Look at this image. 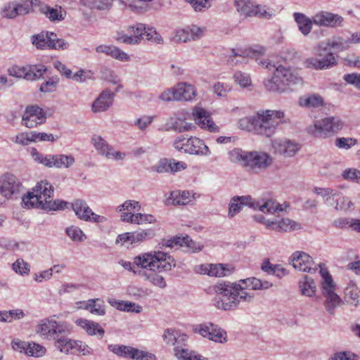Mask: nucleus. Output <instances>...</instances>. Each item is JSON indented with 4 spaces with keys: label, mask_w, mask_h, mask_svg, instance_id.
<instances>
[{
    "label": "nucleus",
    "mask_w": 360,
    "mask_h": 360,
    "mask_svg": "<svg viewBox=\"0 0 360 360\" xmlns=\"http://www.w3.org/2000/svg\"><path fill=\"white\" fill-rule=\"evenodd\" d=\"M313 21L320 26L338 27L342 25L343 18L338 14L321 11L314 16Z\"/></svg>",
    "instance_id": "4be33fe9"
},
{
    "label": "nucleus",
    "mask_w": 360,
    "mask_h": 360,
    "mask_svg": "<svg viewBox=\"0 0 360 360\" xmlns=\"http://www.w3.org/2000/svg\"><path fill=\"white\" fill-rule=\"evenodd\" d=\"M75 323L77 326L84 328L89 335H94L98 333L102 338L104 335V330L96 322L88 321L86 319H78L75 321Z\"/></svg>",
    "instance_id": "4c0bfd02"
},
{
    "label": "nucleus",
    "mask_w": 360,
    "mask_h": 360,
    "mask_svg": "<svg viewBox=\"0 0 360 360\" xmlns=\"http://www.w3.org/2000/svg\"><path fill=\"white\" fill-rule=\"evenodd\" d=\"M72 208L76 216L84 221L91 220V210L85 200L77 199L72 203Z\"/></svg>",
    "instance_id": "7c9ffc66"
},
{
    "label": "nucleus",
    "mask_w": 360,
    "mask_h": 360,
    "mask_svg": "<svg viewBox=\"0 0 360 360\" xmlns=\"http://www.w3.org/2000/svg\"><path fill=\"white\" fill-rule=\"evenodd\" d=\"M155 270L148 269H139L138 274L143 277L146 281H148L152 284L160 288H165L167 286L166 281L162 276Z\"/></svg>",
    "instance_id": "cd10ccee"
},
{
    "label": "nucleus",
    "mask_w": 360,
    "mask_h": 360,
    "mask_svg": "<svg viewBox=\"0 0 360 360\" xmlns=\"http://www.w3.org/2000/svg\"><path fill=\"white\" fill-rule=\"evenodd\" d=\"M175 100L191 101L195 96V91L192 85L179 83L175 87Z\"/></svg>",
    "instance_id": "2f4dec72"
},
{
    "label": "nucleus",
    "mask_w": 360,
    "mask_h": 360,
    "mask_svg": "<svg viewBox=\"0 0 360 360\" xmlns=\"http://www.w3.org/2000/svg\"><path fill=\"white\" fill-rule=\"evenodd\" d=\"M328 360H360V358L351 352H338L331 355Z\"/></svg>",
    "instance_id": "338daca9"
},
{
    "label": "nucleus",
    "mask_w": 360,
    "mask_h": 360,
    "mask_svg": "<svg viewBox=\"0 0 360 360\" xmlns=\"http://www.w3.org/2000/svg\"><path fill=\"white\" fill-rule=\"evenodd\" d=\"M59 78L56 76L50 78L48 81L43 82L40 86V91L43 93H51L56 91Z\"/></svg>",
    "instance_id": "69168bd1"
},
{
    "label": "nucleus",
    "mask_w": 360,
    "mask_h": 360,
    "mask_svg": "<svg viewBox=\"0 0 360 360\" xmlns=\"http://www.w3.org/2000/svg\"><path fill=\"white\" fill-rule=\"evenodd\" d=\"M299 105L307 108H316L323 106L324 100L319 94H307L300 98Z\"/></svg>",
    "instance_id": "f704fd0d"
},
{
    "label": "nucleus",
    "mask_w": 360,
    "mask_h": 360,
    "mask_svg": "<svg viewBox=\"0 0 360 360\" xmlns=\"http://www.w3.org/2000/svg\"><path fill=\"white\" fill-rule=\"evenodd\" d=\"M70 333L68 324L57 322L52 319H44L37 326L36 333L46 340H53L60 335H67Z\"/></svg>",
    "instance_id": "6e6552de"
},
{
    "label": "nucleus",
    "mask_w": 360,
    "mask_h": 360,
    "mask_svg": "<svg viewBox=\"0 0 360 360\" xmlns=\"http://www.w3.org/2000/svg\"><path fill=\"white\" fill-rule=\"evenodd\" d=\"M162 245L168 248L185 246L188 248L193 252L201 250L200 245L193 241L188 236L186 237L176 236L169 239L164 240L162 242Z\"/></svg>",
    "instance_id": "b1692460"
},
{
    "label": "nucleus",
    "mask_w": 360,
    "mask_h": 360,
    "mask_svg": "<svg viewBox=\"0 0 360 360\" xmlns=\"http://www.w3.org/2000/svg\"><path fill=\"white\" fill-rule=\"evenodd\" d=\"M14 350L24 353L30 356L40 357L45 354L46 349L43 346L34 343L15 340L12 342Z\"/></svg>",
    "instance_id": "aec40b11"
},
{
    "label": "nucleus",
    "mask_w": 360,
    "mask_h": 360,
    "mask_svg": "<svg viewBox=\"0 0 360 360\" xmlns=\"http://www.w3.org/2000/svg\"><path fill=\"white\" fill-rule=\"evenodd\" d=\"M40 198V195H36L34 191L27 192V193L22 198V205L28 209L34 207L42 209L44 201H41Z\"/></svg>",
    "instance_id": "a19ab883"
},
{
    "label": "nucleus",
    "mask_w": 360,
    "mask_h": 360,
    "mask_svg": "<svg viewBox=\"0 0 360 360\" xmlns=\"http://www.w3.org/2000/svg\"><path fill=\"white\" fill-rule=\"evenodd\" d=\"M272 146L276 153L285 157H292L299 150L297 144L290 140L276 139L272 142Z\"/></svg>",
    "instance_id": "5701e85b"
},
{
    "label": "nucleus",
    "mask_w": 360,
    "mask_h": 360,
    "mask_svg": "<svg viewBox=\"0 0 360 360\" xmlns=\"http://www.w3.org/2000/svg\"><path fill=\"white\" fill-rule=\"evenodd\" d=\"M134 265L141 269L155 270L158 273L171 271L176 266L174 258L161 251L146 252L134 257Z\"/></svg>",
    "instance_id": "20e7f679"
},
{
    "label": "nucleus",
    "mask_w": 360,
    "mask_h": 360,
    "mask_svg": "<svg viewBox=\"0 0 360 360\" xmlns=\"http://www.w3.org/2000/svg\"><path fill=\"white\" fill-rule=\"evenodd\" d=\"M243 205H248L253 210L258 209L264 213L272 214L283 210L281 205L276 203V202L272 200H266L261 202L252 199L250 195L237 196L233 198L229 204V217H233L236 214L239 212Z\"/></svg>",
    "instance_id": "39448f33"
},
{
    "label": "nucleus",
    "mask_w": 360,
    "mask_h": 360,
    "mask_svg": "<svg viewBox=\"0 0 360 360\" xmlns=\"http://www.w3.org/2000/svg\"><path fill=\"white\" fill-rule=\"evenodd\" d=\"M67 205V202L63 200H55L52 198L47 199L43 202L42 209L48 211H56L64 210Z\"/></svg>",
    "instance_id": "8fccbe9b"
},
{
    "label": "nucleus",
    "mask_w": 360,
    "mask_h": 360,
    "mask_svg": "<svg viewBox=\"0 0 360 360\" xmlns=\"http://www.w3.org/2000/svg\"><path fill=\"white\" fill-rule=\"evenodd\" d=\"M33 191L36 195H40V200L45 201L51 199L53 196V186L46 180L39 182L33 188Z\"/></svg>",
    "instance_id": "72a5a7b5"
},
{
    "label": "nucleus",
    "mask_w": 360,
    "mask_h": 360,
    "mask_svg": "<svg viewBox=\"0 0 360 360\" xmlns=\"http://www.w3.org/2000/svg\"><path fill=\"white\" fill-rule=\"evenodd\" d=\"M155 236L153 229L142 230L141 231L132 232V243H139L152 238Z\"/></svg>",
    "instance_id": "6e6d98bb"
},
{
    "label": "nucleus",
    "mask_w": 360,
    "mask_h": 360,
    "mask_svg": "<svg viewBox=\"0 0 360 360\" xmlns=\"http://www.w3.org/2000/svg\"><path fill=\"white\" fill-rule=\"evenodd\" d=\"M84 309L89 310L91 314L98 316H103L105 314L103 302L100 301L98 299H91L88 300Z\"/></svg>",
    "instance_id": "c03bdc74"
},
{
    "label": "nucleus",
    "mask_w": 360,
    "mask_h": 360,
    "mask_svg": "<svg viewBox=\"0 0 360 360\" xmlns=\"http://www.w3.org/2000/svg\"><path fill=\"white\" fill-rule=\"evenodd\" d=\"M193 120L201 128L212 133L219 132V127L214 122L209 112L202 108L195 107L192 112Z\"/></svg>",
    "instance_id": "f3484780"
},
{
    "label": "nucleus",
    "mask_w": 360,
    "mask_h": 360,
    "mask_svg": "<svg viewBox=\"0 0 360 360\" xmlns=\"http://www.w3.org/2000/svg\"><path fill=\"white\" fill-rule=\"evenodd\" d=\"M115 92L108 89L102 91L91 105V110L94 113L107 111L113 104Z\"/></svg>",
    "instance_id": "412c9836"
},
{
    "label": "nucleus",
    "mask_w": 360,
    "mask_h": 360,
    "mask_svg": "<svg viewBox=\"0 0 360 360\" xmlns=\"http://www.w3.org/2000/svg\"><path fill=\"white\" fill-rule=\"evenodd\" d=\"M96 51L121 61H129L130 59L127 53L115 46L100 45L96 48Z\"/></svg>",
    "instance_id": "c756f323"
},
{
    "label": "nucleus",
    "mask_w": 360,
    "mask_h": 360,
    "mask_svg": "<svg viewBox=\"0 0 360 360\" xmlns=\"http://www.w3.org/2000/svg\"><path fill=\"white\" fill-rule=\"evenodd\" d=\"M108 302L111 306L115 307L117 309L120 311L135 312L137 314L140 313L142 311V307L134 302L123 300H117L115 299L109 300Z\"/></svg>",
    "instance_id": "c9c22d12"
},
{
    "label": "nucleus",
    "mask_w": 360,
    "mask_h": 360,
    "mask_svg": "<svg viewBox=\"0 0 360 360\" xmlns=\"http://www.w3.org/2000/svg\"><path fill=\"white\" fill-rule=\"evenodd\" d=\"M230 274V271L221 264H210L208 276L221 277Z\"/></svg>",
    "instance_id": "bf43d9fd"
},
{
    "label": "nucleus",
    "mask_w": 360,
    "mask_h": 360,
    "mask_svg": "<svg viewBox=\"0 0 360 360\" xmlns=\"http://www.w3.org/2000/svg\"><path fill=\"white\" fill-rule=\"evenodd\" d=\"M51 36L54 37L52 32H41L39 34H33L31 37L32 44L37 49L44 50L49 49V37Z\"/></svg>",
    "instance_id": "ea45409f"
},
{
    "label": "nucleus",
    "mask_w": 360,
    "mask_h": 360,
    "mask_svg": "<svg viewBox=\"0 0 360 360\" xmlns=\"http://www.w3.org/2000/svg\"><path fill=\"white\" fill-rule=\"evenodd\" d=\"M173 146L176 150L190 155L207 156L210 154L204 141L196 136H179L174 140Z\"/></svg>",
    "instance_id": "423d86ee"
},
{
    "label": "nucleus",
    "mask_w": 360,
    "mask_h": 360,
    "mask_svg": "<svg viewBox=\"0 0 360 360\" xmlns=\"http://www.w3.org/2000/svg\"><path fill=\"white\" fill-rule=\"evenodd\" d=\"M22 188V183L14 174L5 173L0 176V194L6 200L16 197Z\"/></svg>",
    "instance_id": "ddd939ff"
},
{
    "label": "nucleus",
    "mask_w": 360,
    "mask_h": 360,
    "mask_svg": "<svg viewBox=\"0 0 360 360\" xmlns=\"http://www.w3.org/2000/svg\"><path fill=\"white\" fill-rule=\"evenodd\" d=\"M13 270L22 276L28 275L30 271V264L25 262L23 259H18L12 265Z\"/></svg>",
    "instance_id": "13d9d810"
},
{
    "label": "nucleus",
    "mask_w": 360,
    "mask_h": 360,
    "mask_svg": "<svg viewBox=\"0 0 360 360\" xmlns=\"http://www.w3.org/2000/svg\"><path fill=\"white\" fill-rule=\"evenodd\" d=\"M319 274L322 278L321 281V291L323 297L336 294V285L327 269L326 267L321 268Z\"/></svg>",
    "instance_id": "a878e982"
},
{
    "label": "nucleus",
    "mask_w": 360,
    "mask_h": 360,
    "mask_svg": "<svg viewBox=\"0 0 360 360\" xmlns=\"http://www.w3.org/2000/svg\"><path fill=\"white\" fill-rule=\"evenodd\" d=\"M203 34V31L197 26L179 30L176 32L174 39L176 41L186 42L191 39L196 40Z\"/></svg>",
    "instance_id": "c85d7f7f"
},
{
    "label": "nucleus",
    "mask_w": 360,
    "mask_h": 360,
    "mask_svg": "<svg viewBox=\"0 0 360 360\" xmlns=\"http://www.w3.org/2000/svg\"><path fill=\"white\" fill-rule=\"evenodd\" d=\"M169 200H172L173 205H187L191 201L190 193L186 191H173L170 193Z\"/></svg>",
    "instance_id": "a18cd8bd"
},
{
    "label": "nucleus",
    "mask_w": 360,
    "mask_h": 360,
    "mask_svg": "<svg viewBox=\"0 0 360 360\" xmlns=\"http://www.w3.org/2000/svg\"><path fill=\"white\" fill-rule=\"evenodd\" d=\"M299 287L303 295L311 297L316 295V285L311 277L304 276L299 281Z\"/></svg>",
    "instance_id": "e433bc0d"
},
{
    "label": "nucleus",
    "mask_w": 360,
    "mask_h": 360,
    "mask_svg": "<svg viewBox=\"0 0 360 360\" xmlns=\"http://www.w3.org/2000/svg\"><path fill=\"white\" fill-rule=\"evenodd\" d=\"M39 11L51 22L62 21L66 16V11L61 6L53 8L46 4H42L39 8Z\"/></svg>",
    "instance_id": "bb28decb"
},
{
    "label": "nucleus",
    "mask_w": 360,
    "mask_h": 360,
    "mask_svg": "<svg viewBox=\"0 0 360 360\" xmlns=\"http://www.w3.org/2000/svg\"><path fill=\"white\" fill-rule=\"evenodd\" d=\"M46 71V68L42 64L25 66L13 65L8 70L9 75L17 78H23L27 81H34L41 78Z\"/></svg>",
    "instance_id": "f8f14e48"
},
{
    "label": "nucleus",
    "mask_w": 360,
    "mask_h": 360,
    "mask_svg": "<svg viewBox=\"0 0 360 360\" xmlns=\"http://www.w3.org/2000/svg\"><path fill=\"white\" fill-rule=\"evenodd\" d=\"M346 297L350 304L357 306L360 303V290L354 286L346 289Z\"/></svg>",
    "instance_id": "052dcab7"
},
{
    "label": "nucleus",
    "mask_w": 360,
    "mask_h": 360,
    "mask_svg": "<svg viewBox=\"0 0 360 360\" xmlns=\"http://www.w3.org/2000/svg\"><path fill=\"white\" fill-rule=\"evenodd\" d=\"M11 140L18 145H21L22 146H28L32 142L31 134L26 132H20L18 134L15 136L12 137Z\"/></svg>",
    "instance_id": "774afa93"
},
{
    "label": "nucleus",
    "mask_w": 360,
    "mask_h": 360,
    "mask_svg": "<svg viewBox=\"0 0 360 360\" xmlns=\"http://www.w3.org/2000/svg\"><path fill=\"white\" fill-rule=\"evenodd\" d=\"M91 143L97 153L105 156L108 159L122 160L124 157V153L118 151H112V148L101 136L96 134L93 135L91 137Z\"/></svg>",
    "instance_id": "6ab92c4d"
},
{
    "label": "nucleus",
    "mask_w": 360,
    "mask_h": 360,
    "mask_svg": "<svg viewBox=\"0 0 360 360\" xmlns=\"http://www.w3.org/2000/svg\"><path fill=\"white\" fill-rule=\"evenodd\" d=\"M279 222L281 232L295 231L300 229L301 227L297 222L288 218L282 219Z\"/></svg>",
    "instance_id": "0e129e2a"
},
{
    "label": "nucleus",
    "mask_w": 360,
    "mask_h": 360,
    "mask_svg": "<svg viewBox=\"0 0 360 360\" xmlns=\"http://www.w3.org/2000/svg\"><path fill=\"white\" fill-rule=\"evenodd\" d=\"M289 122L282 110H260L252 116L240 119L238 124L242 129L271 137L280 124Z\"/></svg>",
    "instance_id": "f03ea898"
},
{
    "label": "nucleus",
    "mask_w": 360,
    "mask_h": 360,
    "mask_svg": "<svg viewBox=\"0 0 360 360\" xmlns=\"http://www.w3.org/2000/svg\"><path fill=\"white\" fill-rule=\"evenodd\" d=\"M326 45L330 49L333 48L338 51H342L349 48L348 41L341 37L333 39L331 41H329Z\"/></svg>",
    "instance_id": "680f3d73"
},
{
    "label": "nucleus",
    "mask_w": 360,
    "mask_h": 360,
    "mask_svg": "<svg viewBox=\"0 0 360 360\" xmlns=\"http://www.w3.org/2000/svg\"><path fill=\"white\" fill-rule=\"evenodd\" d=\"M248 152L239 148H235L228 152L229 160L233 163L238 164L245 168L248 158Z\"/></svg>",
    "instance_id": "58836bf2"
},
{
    "label": "nucleus",
    "mask_w": 360,
    "mask_h": 360,
    "mask_svg": "<svg viewBox=\"0 0 360 360\" xmlns=\"http://www.w3.org/2000/svg\"><path fill=\"white\" fill-rule=\"evenodd\" d=\"M24 114L36 117L39 122H45L46 119L44 110L38 105H28Z\"/></svg>",
    "instance_id": "3c124183"
},
{
    "label": "nucleus",
    "mask_w": 360,
    "mask_h": 360,
    "mask_svg": "<svg viewBox=\"0 0 360 360\" xmlns=\"http://www.w3.org/2000/svg\"><path fill=\"white\" fill-rule=\"evenodd\" d=\"M25 314L21 309L10 310L8 311H0V321L11 322L13 318L20 319L23 318Z\"/></svg>",
    "instance_id": "5fc2aeb1"
},
{
    "label": "nucleus",
    "mask_w": 360,
    "mask_h": 360,
    "mask_svg": "<svg viewBox=\"0 0 360 360\" xmlns=\"http://www.w3.org/2000/svg\"><path fill=\"white\" fill-rule=\"evenodd\" d=\"M128 32L131 34L133 39H138V44L143 39L144 32H146V25L142 23H137L134 26H129L127 27Z\"/></svg>",
    "instance_id": "4d7b16f0"
},
{
    "label": "nucleus",
    "mask_w": 360,
    "mask_h": 360,
    "mask_svg": "<svg viewBox=\"0 0 360 360\" xmlns=\"http://www.w3.org/2000/svg\"><path fill=\"white\" fill-rule=\"evenodd\" d=\"M272 164L271 157L261 151H249L245 168L249 172L260 174Z\"/></svg>",
    "instance_id": "9b49d317"
},
{
    "label": "nucleus",
    "mask_w": 360,
    "mask_h": 360,
    "mask_svg": "<svg viewBox=\"0 0 360 360\" xmlns=\"http://www.w3.org/2000/svg\"><path fill=\"white\" fill-rule=\"evenodd\" d=\"M210 331V335L208 336V339L216 342L223 343L226 342V333L223 329L219 328L217 325L213 323Z\"/></svg>",
    "instance_id": "864d4df0"
},
{
    "label": "nucleus",
    "mask_w": 360,
    "mask_h": 360,
    "mask_svg": "<svg viewBox=\"0 0 360 360\" xmlns=\"http://www.w3.org/2000/svg\"><path fill=\"white\" fill-rule=\"evenodd\" d=\"M293 267L300 271L315 273L319 269L325 268L323 263L316 264L312 257L302 251H296L290 257Z\"/></svg>",
    "instance_id": "4468645a"
},
{
    "label": "nucleus",
    "mask_w": 360,
    "mask_h": 360,
    "mask_svg": "<svg viewBox=\"0 0 360 360\" xmlns=\"http://www.w3.org/2000/svg\"><path fill=\"white\" fill-rule=\"evenodd\" d=\"M314 53L316 58H309L304 60V65L306 68L316 70L328 69L337 63L335 56L327 45H319L315 48Z\"/></svg>",
    "instance_id": "1a4fd4ad"
},
{
    "label": "nucleus",
    "mask_w": 360,
    "mask_h": 360,
    "mask_svg": "<svg viewBox=\"0 0 360 360\" xmlns=\"http://www.w3.org/2000/svg\"><path fill=\"white\" fill-rule=\"evenodd\" d=\"M294 18L298 25L300 32L304 35H307L311 30V20L306 15L300 13H295Z\"/></svg>",
    "instance_id": "79ce46f5"
},
{
    "label": "nucleus",
    "mask_w": 360,
    "mask_h": 360,
    "mask_svg": "<svg viewBox=\"0 0 360 360\" xmlns=\"http://www.w3.org/2000/svg\"><path fill=\"white\" fill-rule=\"evenodd\" d=\"M62 338H57L54 339L56 340V347L61 352L66 354L69 353L70 349H72V345L74 342L73 340L65 338L64 335H62Z\"/></svg>",
    "instance_id": "603ef678"
},
{
    "label": "nucleus",
    "mask_w": 360,
    "mask_h": 360,
    "mask_svg": "<svg viewBox=\"0 0 360 360\" xmlns=\"http://www.w3.org/2000/svg\"><path fill=\"white\" fill-rule=\"evenodd\" d=\"M335 209L337 210H347L349 208H350L353 203L352 201H350L348 198L346 197L340 195L338 192L337 191V195L335 196Z\"/></svg>",
    "instance_id": "e2e57ef3"
},
{
    "label": "nucleus",
    "mask_w": 360,
    "mask_h": 360,
    "mask_svg": "<svg viewBox=\"0 0 360 360\" xmlns=\"http://www.w3.org/2000/svg\"><path fill=\"white\" fill-rule=\"evenodd\" d=\"M272 283L266 281H261L256 278H248L236 283H221L214 286L217 294L214 299V305L219 309L232 310L238 307L240 301L250 302L254 295L246 290H266L272 286Z\"/></svg>",
    "instance_id": "f257e3e1"
},
{
    "label": "nucleus",
    "mask_w": 360,
    "mask_h": 360,
    "mask_svg": "<svg viewBox=\"0 0 360 360\" xmlns=\"http://www.w3.org/2000/svg\"><path fill=\"white\" fill-rule=\"evenodd\" d=\"M108 349L117 356L124 358L136 360H153L155 358L152 354L123 345L111 344L108 346Z\"/></svg>",
    "instance_id": "2eb2a0df"
},
{
    "label": "nucleus",
    "mask_w": 360,
    "mask_h": 360,
    "mask_svg": "<svg viewBox=\"0 0 360 360\" xmlns=\"http://www.w3.org/2000/svg\"><path fill=\"white\" fill-rule=\"evenodd\" d=\"M162 338L166 344L173 345L175 347L176 345L185 342L187 336L185 334H180L175 329L167 328L164 331Z\"/></svg>",
    "instance_id": "473e14b6"
},
{
    "label": "nucleus",
    "mask_w": 360,
    "mask_h": 360,
    "mask_svg": "<svg viewBox=\"0 0 360 360\" xmlns=\"http://www.w3.org/2000/svg\"><path fill=\"white\" fill-rule=\"evenodd\" d=\"M113 0H85L84 6L91 9L108 10L112 5Z\"/></svg>",
    "instance_id": "49530a36"
},
{
    "label": "nucleus",
    "mask_w": 360,
    "mask_h": 360,
    "mask_svg": "<svg viewBox=\"0 0 360 360\" xmlns=\"http://www.w3.org/2000/svg\"><path fill=\"white\" fill-rule=\"evenodd\" d=\"M323 297L325 299L324 307L326 310L331 315L335 314V309L342 303V299L337 293Z\"/></svg>",
    "instance_id": "37998d69"
},
{
    "label": "nucleus",
    "mask_w": 360,
    "mask_h": 360,
    "mask_svg": "<svg viewBox=\"0 0 360 360\" xmlns=\"http://www.w3.org/2000/svg\"><path fill=\"white\" fill-rule=\"evenodd\" d=\"M343 126L344 122L339 117H328L315 121L307 128V131L315 137L326 138L340 131Z\"/></svg>",
    "instance_id": "0eeeda50"
},
{
    "label": "nucleus",
    "mask_w": 360,
    "mask_h": 360,
    "mask_svg": "<svg viewBox=\"0 0 360 360\" xmlns=\"http://www.w3.org/2000/svg\"><path fill=\"white\" fill-rule=\"evenodd\" d=\"M31 155L34 161L50 168H68L75 163V158L71 155H44L34 148L31 150Z\"/></svg>",
    "instance_id": "9d476101"
},
{
    "label": "nucleus",
    "mask_w": 360,
    "mask_h": 360,
    "mask_svg": "<svg viewBox=\"0 0 360 360\" xmlns=\"http://www.w3.org/2000/svg\"><path fill=\"white\" fill-rule=\"evenodd\" d=\"M258 64L265 67L269 70L275 69L274 75L271 79L264 81L266 89L272 92L283 93L292 91L295 85L302 84V79L291 69L282 65L276 67L269 60H260L257 58Z\"/></svg>",
    "instance_id": "7ed1b4c3"
},
{
    "label": "nucleus",
    "mask_w": 360,
    "mask_h": 360,
    "mask_svg": "<svg viewBox=\"0 0 360 360\" xmlns=\"http://www.w3.org/2000/svg\"><path fill=\"white\" fill-rule=\"evenodd\" d=\"M54 37H49V49L58 51L66 50L69 48V43L63 39L58 38L56 33L53 32Z\"/></svg>",
    "instance_id": "de8ad7c7"
},
{
    "label": "nucleus",
    "mask_w": 360,
    "mask_h": 360,
    "mask_svg": "<svg viewBox=\"0 0 360 360\" xmlns=\"http://www.w3.org/2000/svg\"><path fill=\"white\" fill-rule=\"evenodd\" d=\"M65 233L74 242H82L86 238L84 232L79 227L75 226L67 227Z\"/></svg>",
    "instance_id": "09e8293b"
},
{
    "label": "nucleus",
    "mask_w": 360,
    "mask_h": 360,
    "mask_svg": "<svg viewBox=\"0 0 360 360\" xmlns=\"http://www.w3.org/2000/svg\"><path fill=\"white\" fill-rule=\"evenodd\" d=\"M237 11L245 16H257L264 18H269L271 14L264 7L255 5L252 0H235Z\"/></svg>",
    "instance_id": "dca6fc26"
},
{
    "label": "nucleus",
    "mask_w": 360,
    "mask_h": 360,
    "mask_svg": "<svg viewBox=\"0 0 360 360\" xmlns=\"http://www.w3.org/2000/svg\"><path fill=\"white\" fill-rule=\"evenodd\" d=\"M189 116L188 112L184 110L179 111L168 119L167 125L170 129L179 133L192 131L195 129V126L187 122Z\"/></svg>",
    "instance_id": "a211bd4d"
},
{
    "label": "nucleus",
    "mask_w": 360,
    "mask_h": 360,
    "mask_svg": "<svg viewBox=\"0 0 360 360\" xmlns=\"http://www.w3.org/2000/svg\"><path fill=\"white\" fill-rule=\"evenodd\" d=\"M257 51L252 49H232L231 54L229 56L227 63L231 66H235L238 64L246 63L249 58H253Z\"/></svg>",
    "instance_id": "393cba45"
}]
</instances>
